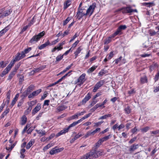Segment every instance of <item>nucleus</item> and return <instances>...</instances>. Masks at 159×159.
Wrapping results in <instances>:
<instances>
[{
  "label": "nucleus",
  "instance_id": "obj_18",
  "mask_svg": "<svg viewBox=\"0 0 159 159\" xmlns=\"http://www.w3.org/2000/svg\"><path fill=\"white\" fill-rule=\"evenodd\" d=\"M34 86L33 85L31 84L30 85L25 91L28 94L34 89Z\"/></svg>",
  "mask_w": 159,
  "mask_h": 159
},
{
  "label": "nucleus",
  "instance_id": "obj_31",
  "mask_svg": "<svg viewBox=\"0 0 159 159\" xmlns=\"http://www.w3.org/2000/svg\"><path fill=\"white\" fill-rule=\"evenodd\" d=\"M112 116L111 114H108L107 115H105L103 116H102L99 118V120L106 119L107 118L111 117Z\"/></svg>",
  "mask_w": 159,
  "mask_h": 159
},
{
  "label": "nucleus",
  "instance_id": "obj_24",
  "mask_svg": "<svg viewBox=\"0 0 159 159\" xmlns=\"http://www.w3.org/2000/svg\"><path fill=\"white\" fill-rule=\"evenodd\" d=\"M97 66H93L89 68L87 70V73L89 74L93 72L97 67Z\"/></svg>",
  "mask_w": 159,
  "mask_h": 159
},
{
  "label": "nucleus",
  "instance_id": "obj_1",
  "mask_svg": "<svg viewBox=\"0 0 159 159\" xmlns=\"http://www.w3.org/2000/svg\"><path fill=\"white\" fill-rule=\"evenodd\" d=\"M45 32L43 31L37 35H35L32 37L30 40L29 42L32 44L37 43L45 34Z\"/></svg>",
  "mask_w": 159,
  "mask_h": 159
},
{
  "label": "nucleus",
  "instance_id": "obj_21",
  "mask_svg": "<svg viewBox=\"0 0 159 159\" xmlns=\"http://www.w3.org/2000/svg\"><path fill=\"white\" fill-rule=\"evenodd\" d=\"M63 49V47H61L60 45H58L55 46L54 48L52 49L51 52H54L56 50L58 51L60 50Z\"/></svg>",
  "mask_w": 159,
  "mask_h": 159
},
{
  "label": "nucleus",
  "instance_id": "obj_48",
  "mask_svg": "<svg viewBox=\"0 0 159 159\" xmlns=\"http://www.w3.org/2000/svg\"><path fill=\"white\" fill-rule=\"evenodd\" d=\"M59 41V39H57L52 41L51 43H50V46L55 44L57 43Z\"/></svg>",
  "mask_w": 159,
  "mask_h": 159
},
{
  "label": "nucleus",
  "instance_id": "obj_39",
  "mask_svg": "<svg viewBox=\"0 0 159 159\" xmlns=\"http://www.w3.org/2000/svg\"><path fill=\"white\" fill-rule=\"evenodd\" d=\"M91 114H92L91 113H89L84 116L80 120H81V121H82L83 120L85 119L88 118L89 116H90L91 115Z\"/></svg>",
  "mask_w": 159,
  "mask_h": 159
},
{
  "label": "nucleus",
  "instance_id": "obj_64",
  "mask_svg": "<svg viewBox=\"0 0 159 159\" xmlns=\"http://www.w3.org/2000/svg\"><path fill=\"white\" fill-rule=\"evenodd\" d=\"M93 158L91 156L89 153H88L86 155L85 159H93Z\"/></svg>",
  "mask_w": 159,
  "mask_h": 159
},
{
  "label": "nucleus",
  "instance_id": "obj_43",
  "mask_svg": "<svg viewBox=\"0 0 159 159\" xmlns=\"http://www.w3.org/2000/svg\"><path fill=\"white\" fill-rule=\"evenodd\" d=\"M32 102H34V101H31L28 103L29 105V107L28 109H30V111H31L32 108V107L34 105V104H32Z\"/></svg>",
  "mask_w": 159,
  "mask_h": 159
},
{
  "label": "nucleus",
  "instance_id": "obj_32",
  "mask_svg": "<svg viewBox=\"0 0 159 159\" xmlns=\"http://www.w3.org/2000/svg\"><path fill=\"white\" fill-rule=\"evenodd\" d=\"M94 135V134L93 133V132L92 131V130L88 132L86 134L84 135V137L85 138H88L89 136H91V135Z\"/></svg>",
  "mask_w": 159,
  "mask_h": 159
},
{
  "label": "nucleus",
  "instance_id": "obj_15",
  "mask_svg": "<svg viewBox=\"0 0 159 159\" xmlns=\"http://www.w3.org/2000/svg\"><path fill=\"white\" fill-rule=\"evenodd\" d=\"M19 96V93L17 94L14 98L13 100H12L11 103L10 107H12L13 105L15 104Z\"/></svg>",
  "mask_w": 159,
  "mask_h": 159
},
{
  "label": "nucleus",
  "instance_id": "obj_16",
  "mask_svg": "<svg viewBox=\"0 0 159 159\" xmlns=\"http://www.w3.org/2000/svg\"><path fill=\"white\" fill-rule=\"evenodd\" d=\"M138 144H134L132 145L130 147L129 149V151L130 152H132L134 151L135 150L137 149L138 148Z\"/></svg>",
  "mask_w": 159,
  "mask_h": 159
},
{
  "label": "nucleus",
  "instance_id": "obj_36",
  "mask_svg": "<svg viewBox=\"0 0 159 159\" xmlns=\"http://www.w3.org/2000/svg\"><path fill=\"white\" fill-rule=\"evenodd\" d=\"M66 108L64 106H60L57 108V109L58 112L61 111Z\"/></svg>",
  "mask_w": 159,
  "mask_h": 159
},
{
  "label": "nucleus",
  "instance_id": "obj_57",
  "mask_svg": "<svg viewBox=\"0 0 159 159\" xmlns=\"http://www.w3.org/2000/svg\"><path fill=\"white\" fill-rule=\"evenodd\" d=\"M105 73V70H102L101 71L99 72L98 75L100 76H102Z\"/></svg>",
  "mask_w": 159,
  "mask_h": 159
},
{
  "label": "nucleus",
  "instance_id": "obj_10",
  "mask_svg": "<svg viewBox=\"0 0 159 159\" xmlns=\"http://www.w3.org/2000/svg\"><path fill=\"white\" fill-rule=\"evenodd\" d=\"M41 91L42 89H39L36 91H34L29 95L28 98H30L36 96L38 95Z\"/></svg>",
  "mask_w": 159,
  "mask_h": 159
},
{
  "label": "nucleus",
  "instance_id": "obj_52",
  "mask_svg": "<svg viewBox=\"0 0 159 159\" xmlns=\"http://www.w3.org/2000/svg\"><path fill=\"white\" fill-rule=\"evenodd\" d=\"M85 11L86 10L84 9H83L82 8L79 9L78 11V12L83 14H85Z\"/></svg>",
  "mask_w": 159,
  "mask_h": 159
},
{
  "label": "nucleus",
  "instance_id": "obj_4",
  "mask_svg": "<svg viewBox=\"0 0 159 159\" xmlns=\"http://www.w3.org/2000/svg\"><path fill=\"white\" fill-rule=\"evenodd\" d=\"M89 153L91 156L93 158H96L98 156L102 155L103 152L102 151H91Z\"/></svg>",
  "mask_w": 159,
  "mask_h": 159
},
{
  "label": "nucleus",
  "instance_id": "obj_38",
  "mask_svg": "<svg viewBox=\"0 0 159 159\" xmlns=\"http://www.w3.org/2000/svg\"><path fill=\"white\" fill-rule=\"evenodd\" d=\"M125 111L126 113L129 114L130 113V107L129 106H127L125 109Z\"/></svg>",
  "mask_w": 159,
  "mask_h": 159
},
{
  "label": "nucleus",
  "instance_id": "obj_6",
  "mask_svg": "<svg viewBox=\"0 0 159 159\" xmlns=\"http://www.w3.org/2000/svg\"><path fill=\"white\" fill-rule=\"evenodd\" d=\"M104 83V80H101L97 82L94 86V88L93 90V92H95L102 86Z\"/></svg>",
  "mask_w": 159,
  "mask_h": 159
},
{
  "label": "nucleus",
  "instance_id": "obj_14",
  "mask_svg": "<svg viewBox=\"0 0 159 159\" xmlns=\"http://www.w3.org/2000/svg\"><path fill=\"white\" fill-rule=\"evenodd\" d=\"M48 45H50V42L48 40L44 43L42 44L40 46L38 47V48L40 50H41L45 48Z\"/></svg>",
  "mask_w": 159,
  "mask_h": 159
},
{
  "label": "nucleus",
  "instance_id": "obj_20",
  "mask_svg": "<svg viewBox=\"0 0 159 159\" xmlns=\"http://www.w3.org/2000/svg\"><path fill=\"white\" fill-rule=\"evenodd\" d=\"M83 48H82V46H80L79 47L76 51L74 52V54L75 56V58H76L78 56L79 53H80V52L82 50Z\"/></svg>",
  "mask_w": 159,
  "mask_h": 159
},
{
  "label": "nucleus",
  "instance_id": "obj_11",
  "mask_svg": "<svg viewBox=\"0 0 159 159\" xmlns=\"http://www.w3.org/2000/svg\"><path fill=\"white\" fill-rule=\"evenodd\" d=\"M41 108V104L38 103L37 105L34 108L32 111V114L33 115H35L36 113L38 112Z\"/></svg>",
  "mask_w": 159,
  "mask_h": 159
},
{
  "label": "nucleus",
  "instance_id": "obj_55",
  "mask_svg": "<svg viewBox=\"0 0 159 159\" xmlns=\"http://www.w3.org/2000/svg\"><path fill=\"white\" fill-rule=\"evenodd\" d=\"M137 139V137H135L131 139L129 142V143L131 144L133 143Z\"/></svg>",
  "mask_w": 159,
  "mask_h": 159
},
{
  "label": "nucleus",
  "instance_id": "obj_5",
  "mask_svg": "<svg viewBox=\"0 0 159 159\" xmlns=\"http://www.w3.org/2000/svg\"><path fill=\"white\" fill-rule=\"evenodd\" d=\"M127 28L126 25H120L118 28L117 30L113 34L112 37H115L117 35L121 34V32L122 30L125 29Z\"/></svg>",
  "mask_w": 159,
  "mask_h": 159
},
{
  "label": "nucleus",
  "instance_id": "obj_28",
  "mask_svg": "<svg viewBox=\"0 0 159 159\" xmlns=\"http://www.w3.org/2000/svg\"><path fill=\"white\" fill-rule=\"evenodd\" d=\"M140 80L141 83L142 84L146 83L148 82L146 76L141 77Z\"/></svg>",
  "mask_w": 159,
  "mask_h": 159
},
{
  "label": "nucleus",
  "instance_id": "obj_9",
  "mask_svg": "<svg viewBox=\"0 0 159 159\" xmlns=\"http://www.w3.org/2000/svg\"><path fill=\"white\" fill-rule=\"evenodd\" d=\"M25 54L22 51L21 53L18 52L15 55V58L18 61H19L20 59H22L25 57Z\"/></svg>",
  "mask_w": 159,
  "mask_h": 159
},
{
  "label": "nucleus",
  "instance_id": "obj_13",
  "mask_svg": "<svg viewBox=\"0 0 159 159\" xmlns=\"http://www.w3.org/2000/svg\"><path fill=\"white\" fill-rule=\"evenodd\" d=\"M85 76V74H82L78 79L77 82L80 83V84H83L85 81L84 79Z\"/></svg>",
  "mask_w": 159,
  "mask_h": 159
},
{
  "label": "nucleus",
  "instance_id": "obj_25",
  "mask_svg": "<svg viewBox=\"0 0 159 159\" xmlns=\"http://www.w3.org/2000/svg\"><path fill=\"white\" fill-rule=\"evenodd\" d=\"M81 122V120H80V119L76 121H75V122H73L70 125L68 126V127L70 129V128L75 126L76 125L78 124V123H80Z\"/></svg>",
  "mask_w": 159,
  "mask_h": 159
},
{
  "label": "nucleus",
  "instance_id": "obj_42",
  "mask_svg": "<svg viewBox=\"0 0 159 159\" xmlns=\"http://www.w3.org/2000/svg\"><path fill=\"white\" fill-rule=\"evenodd\" d=\"M20 65V63H19L18 64H17L16 66L15 67V68L14 69V70L13 71H15V73H16V71L19 69Z\"/></svg>",
  "mask_w": 159,
  "mask_h": 159
},
{
  "label": "nucleus",
  "instance_id": "obj_61",
  "mask_svg": "<svg viewBox=\"0 0 159 159\" xmlns=\"http://www.w3.org/2000/svg\"><path fill=\"white\" fill-rule=\"evenodd\" d=\"M120 10H121L122 12L123 13H127V11H126V7H124L120 9Z\"/></svg>",
  "mask_w": 159,
  "mask_h": 159
},
{
  "label": "nucleus",
  "instance_id": "obj_50",
  "mask_svg": "<svg viewBox=\"0 0 159 159\" xmlns=\"http://www.w3.org/2000/svg\"><path fill=\"white\" fill-rule=\"evenodd\" d=\"M113 55L114 54L113 52H111L107 57L108 60H109L111 59V58L113 57Z\"/></svg>",
  "mask_w": 159,
  "mask_h": 159
},
{
  "label": "nucleus",
  "instance_id": "obj_60",
  "mask_svg": "<svg viewBox=\"0 0 159 159\" xmlns=\"http://www.w3.org/2000/svg\"><path fill=\"white\" fill-rule=\"evenodd\" d=\"M29 126H30L29 125V124H28V125L27 124L24 127V128L22 132V134H24L26 130H27V129L28 127H29Z\"/></svg>",
  "mask_w": 159,
  "mask_h": 159
},
{
  "label": "nucleus",
  "instance_id": "obj_59",
  "mask_svg": "<svg viewBox=\"0 0 159 159\" xmlns=\"http://www.w3.org/2000/svg\"><path fill=\"white\" fill-rule=\"evenodd\" d=\"M125 127V125L123 124H121L118 126V130H120V129L124 128Z\"/></svg>",
  "mask_w": 159,
  "mask_h": 159
},
{
  "label": "nucleus",
  "instance_id": "obj_49",
  "mask_svg": "<svg viewBox=\"0 0 159 159\" xmlns=\"http://www.w3.org/2000/svg\"><path fill=\"white\" fill-rule=\"evenodd\" d=\"M151 133L155 135H157V134H159V129L151 131Z\"/></svg>",
  "mask_w": 159,
  "mask_h": 159
},
{
  "label": "nucleus",
  "instance_id": "obj_22",
  "mask_svg": "<svg viewBox=\"0 0 159 159\" xmlns=\"http://www.w3.org/2000/svg\"><path fill=\"white\" fill-rule=\"evenodd\" d=\"M71 2L70 0H67L64 4V8L65 9H66L70 4Z\"/></svg>",
  "mask_w": 159,
  "mask_h": 159
},
{
  "label": "nucleus",
  "instance_id": "obj_26",
  "mask_svg": "<svg viewBox=\"0 0 159 159\" xmlns=\"http://www.w3.org/2000/svg\"><path fill=\"white\" fill-rule=\"evenodd\" d=\"M85 16H86V14H83L78 11L77 12V18L79 20L81 18Z\"/></svg>",
  "mask_w": 159,
  "mask_h": 159
},
{
  "label": "nucleus",
  "instance_id": "obj_53",
  "mask_svg": "<svg viewBox=\"0 0 159 159\" xmlns=\"http://www.w3.org/2000/svg\"><path fill=\"white\" fill-rule=\"evenodd\" d=\"M103 122V121H99L96 123H94V126H98L99 125H100Z\"/></svg>",
  "mask_w": 159,
  "mask_h": 159
},
{
  "label": "nucleus",
  "instance_id": "obj_62",
  "mask_svg": "<svg viewBox=\"0 0 159 159\" xmlns=\"http://www.w3.org/2000/svg\"><path fill=\"white\" fill-rule=\"evenodd\" d=\"M23 99H21V100H20V101L19 102L18 105L17 106L18 107H20L21 106L22 104L23 103Z\"/></svg>",
  "mask_w": 159,
  "mask_h": 159
},
{
  "label": "nucleus",
  "instance_id": "obj_7",
  "mask_svg": "<svg viewBox=\"0 0 159 159\" xmlns=\"http://www.w3.org/2000/svg\"><path fill=\"white\" fill-rule=\"evenodd\" d=\"M64 149L63 148H57L56 147L52 149L49 152V153L51 155H53L56 153L60 152L62 151Z\"/></svg>",
  "mask_w": 159,
  "mask_h": 159
},
{
  "label": "nucleus",
  "instance_id": "obj_56",
  "mask_svg": "<svg viewBox=\"0 0 159 159\" xmlns=\"http://www.w3.org/2000/svg\"><path fill=\"white\" fill-rule=\"evenodd\" d=\"M86 113V111H82L81 112H79L76 113L78 117L80 116L81 115H83L84 113Z\"/></svg>",
  "mask_w": 159,
  "mask_h": 159
},
{
  "label": "nucleus",
  "instance_id": "obj_33",
  "mask_svg": "<svg viewBox=\"0 0 159 159\" xmlns=\"http://www.w3.org/2000/svg\"><path fill=\"white\" fill-rule=\"evenodd\" d=\"M150 129V127L148 126H146L141 129V132L142 133H145L148 131Z\"/></svg>",
  "mask_w": 159,
  "mask_h": 159
},
{
  "label": "nucleus",
  "instance_id": "obj_40",
  "mask_svg": "<svg viewBox=\"0 0 159 159\" xmlns=\"http://www.w3.org/2000/svg\"><path fill=\"white\" fill-rule=\"evenodd\" d=\"M38 133L41 134L42 136L46 134V132L44 130H39L38 131Z\"/></svg>",
  "mask_w": 159,
  "mask_h": 159
},
{
  "label": "nucleus",
  "instance_id": "obj_2",
  "mask_svg": "<svg viewBox=\"0 0 159 159\" xmlns=\"http://www.w3.org/2000/svg\"><path fill=\"white\" fill-rule=\"evenodd\" d=\"M12 11L11 9H6L3 8L0 9V18H3L11 14Z\"/></svg>",
  "mask_w": 159,
  "mask_h": 159
},
{
  "label": "nucleus",
  "instance_id": "obj_30",
  "mask_svg": "<svg viewBox=\"0 0 159 159\" xmlns=\"http://www.w3.org/2000/svg\"><path fill=\"white\" fill-rule=\"evenodd\" d=\"M111 135L110 134L109 135H108L107 136H104V137L102 138L101 139L102 142L107 141L111 137Z\"/></svg>",
  "mask_w": 159,
  "mask_h": 159
},
{
  "label": "nucleus",
  "instance_id": "obj_46",
  "mask_svg": "<svg viewBox=\"0 0 159 159\" xmlns=\"http://www.w3.org/2000/svg\"><path fill=\"white\" fill-rule=\"evenodd\" d=\"M63 55H62V56H57L56 58V61H61L63 58Z\"/></svg>",
  "mask_w": 159,
  "mask_h": 159
},
{
  "label": "nucleus",
  "instance_id": "obj_44",
  "mask_svg": "<svg viewBox=\"0 0 159 159\" xmlns=\"http://www.w3.org/2000/svg\"><path fill=\"white\" fill-rule=\"evenodd\" d=\"M16 60V58L15 57L13 60H12L11 61L9 65L11 66H12L15 63V62L16 61H17V60Z\"/></svg>",
  "mask_w": 159,
  "mask_h": 159
},
{
  "label": "nucleus",
  "instance_id": "obj_12",
  "mask_svg": "<svg viewBox=\"0 0 159 159\" xmlns=\"http://www.w3.org/2000/svg\"><path fill=\"white\" fill-rule=\"evenodd\" d=\"M69 129L70 128L68 126L66 128H64L56 134V137H57L62 134L67 133Z\"/></svg>",
  "mask_w": 159,
  "mask_h": 159
},
{
  "label": "nucleus",
  "instance_id": "obj_35",
  "mask_svg": "<svg viewBox=\"0 0 159 159\" xmlns=\"http://www.w3.org/2000/svg\"><path fill=\"white\" fill-rule=\"evenodd\" d=\"M32 50V48L31 47H29L25 49L23 51H22L25 54L28 53L30 51Z\"/></svg>",
  "mask_w": 159,
  "mask_h": 159
},
{
  "label": "nucleus",
  "instance_id": "obj_51",
  "mask_svg": "<svg viewBox=\"0 0 159 159\" xmlns=\"http://www.w3.org/2000/svg\"><path fill=\"white\" fill-rule=\"evenodd\" d=\"M132 9L131 7H126V11L127 13H130L132 12Z\"/></svg>",
  "mask_w": 159,
  "mask_h": 159
},
{
  "label": "nucleus",
  "instance_id": "obj_23",
  "mask_svg": "<svg viewBox=\"0 0 159 159\" xmlns=\"http://www.w3.org/2000/svg\"><path fill=\"white\" fill-rule=\"evenodd\" d=\"M27 120V119L26 116L25 115L23 116L21 118V125H25L26 123Z\"/></svg>",
  "mask_w": 159,
  "mask_h": 159
},
{
  "label": "nucleus",
  "instance_id": "obj_58",
  "mask_svg": "<svg viewBox=\"0 0 159 159\" xmlns=\"http://www.w3.org/2000/svg\"><path fill=\"white\" fill-rule=\"evenodd\" d=\"M6 64L4 65V61H1L0 62V68L1 67L3 68L6 66Z\"/></svg>",
  "mask_w": 159,
  "mask_h": 159
},
{
  "label": "nucleus",
  "instance_id": "obj_8",
  "mask_svg": "<svg viewBox=\"0 0 159 159\" xmlns=\"http://www.w3.org/2000/svg\"><path fill=\"white\" fill-rule=\"evenodd\" d=\"M91 94L89 93H88L82 101L80 102L79 106L84 105L91 98Z\"/></svg>",
  "mask_w": 159,
  "mask_h": 159
},
{
  "label": "nucleus",
  "instance_id": "obj_19",
  "mask_svg": "<svg viewBox=\"0 0 159 159\" xmlns=\"http://www.w3.org/2000/svg\"><path fill=\"white\" fill-rule=\"evenodd\" d=\"M9 29V26H7L0 31V37L2 36Z\"/></svg>",
  "mask_w": 159,
  "mask_h": 159
},
{
  "label": "nucleus",
  "instance_id": "obj_27",
  "mask_svg": "<svg viewBox=\"0 0 159 159\" xmlns=\"http://www.w3.org/2000/svg\"><path fill=\"white\" fill-rule=\"evenodd\" d=\"M113 34L108 37L104 41V44H107L111 42V38H114V37H112Z\"/></svg>",
  "mask_w": 159,
  "mask_h": 159
},
{
  "label": "nucleus",
  "instance_id": "obj_54",
  "mask_svg": "<svg viewBox=\"0 0 159 159\" xmlns=\"http://www.w3.org/2000/svg\"><path fill=\"white\" fill-rule=\"evenodd\" d=\"M82 135L80 133H78L74 137V140H76L79 138L80 137L82 136Z\"/></svg>",
  "mask_w": 159,
  "mask_h": 159
},
{
  "label": "nucleus",
  "instance_id": "obj_17",
  "mask_svg": "<svg viewBox=\"0 0 159 159\" xmlns=\"http://www.w3.org/2000/svg\"><path fill=\"white\" fill-rule=\"evenodd\" d=\"M34 139L31 140L26 145V148L27 149H28L32 146L34 143Z\"/></svg>",
  "mask_w": 159,
  "mask_h": 159
},
{
  "label": "nucleus",
  "instance_id": "obj_41",
  "mask_svg": "<svg viewBox=\"0 0 159 159\" xmlns=\"http://www.w3.org/2000/svg\"><path fill=\"white\" fill-rule=\"evenodd\" d=\"M71 20V17H68L67 19L63 21V25H66Z\"/></svg>",
  "mask_w": 159,
  "mask_h": 159
},
{
  "label": "nucleus",
  "instance_id": "obj_3",
  "mask_svg": "<svg viewBox=\"0 0 159 159\" xmlns=\"http://www.w3.org/2000/svg\"><path fill=\"white\" fill-rule=\"evenodd\" d=\"M96 7V4L95 3H93L90 5L89 8L86 10V16H90L93 12L95 7Z\"/></svg>",
  "mask_w": 159,
  "mask_h": 159
},
{
  "label": "nucleus",
  "instance_id": "obj_63",
  "mask_svg": "<svg viewBox=\"0 0 159 159\" xmlns=\"http://www.w3.org/2000/svg\"><path fill=\"white\" fill-rule=\"evenodd\" d=\"M10 109L9 108H7L6 110L3 112V115H6L9 112Z\"/></svg>",
  "mask_w": 159,
  "mask_h": 159
},
{
  "label": "nucleus",
  "instance_id": "obj_34",
  "mask_svg": "<svg viewBox=\"0 0 159 159\" xmlns=\"http://www.w3.org/2000/svg\"><path fill=\"white\" fill-rule=\"evenodd\" d=\"M102 143V141L100 139L96 143V145L95 146V147H96L95 148H97Z\"/></svg>",
  "mask_w": 159,
  "mask_h": 159
},
{
  "label": "nucleus",
  "instance_id": "obj_45",
  "mask_svg": "<svg viewBox=\"0 0 159 159\" xmlns=\"http://www.w3.org/2000/svg\"><path fill=\"white\" fill-rule=\"evenodd\" d=\"M28 94H29L25 91L22 94L21 96V97L22 98V99H23V100L24 98L26 97Z\"/></svg>",
  "mask_w": 159,
  "mask_h": 159
},
{
  "label": "nucleus",
  "instance_id": "obj_29",
  "mask_svg": "<svg viewBox=\"0 0 159 159\" xmlns=\"http://www.w3.org/2000/svg\"><path fill=\"white\" fill-rule=\"evenodd\" d=\"M16 73H15V71H13L11 72L9 75L8 78L7 79V80L10 81L13 77L15 75Z\"/></svg>",
  "mask_w": 159,
  "mask_h": 159
},
{
  "label": "nucleus",
  "instance_id": "obj_47",
  "mask_svg": "<svg viewBox=\"0 0 159 159\" xmlns=\"http://www.w3.org/2000/svg\"><path fill=\"white\" fill-rule=\"evenodd\" d=\"M159 78V71L156 75L154 78L155 82H156L158 79Z\"/></svg>",
  "mask_w": 159,
  "mask_h": 159
},
{
  "label": "nucleus",
  "instance_id": "obj_37",
  "mask_svg": "<svg viewBox=\"0 0 159 159\" xmlns=\"http://www.w3.org/2000/svg\"><path fill=\"white\" fill-rule=\"evenodd\" d=\"M35 16H33L32 20H30V22L28 24V25L29 27L31 25L33 24L35 22Z\"/></svg>",
  "mask_w": 159,
  "mask_h": 159
}]
</instances>
